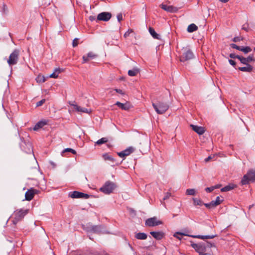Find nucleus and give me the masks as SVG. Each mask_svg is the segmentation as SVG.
<instances>
[{
    "label": "nucleus",
    "instance_id": "obj_52",
    "mask_svg": "<svg viewBox=\"0 0 255 255\" xmlns=\"http://www.w3.org/2000/svg\"><path fill=\"white\" fill-rule=\"evenodd\" d=\"M221 186H222L221 184H217L215 186H213V187L214 189H215L219 188L220 187H221Z\"/></svg>",
    "mask_w": 255,
    "mask_h": 255
},
{
    "label": "nucleus",
    "instance_id": "obj_43",
    "mask_svg": "<svg viewBox=\"0 0 255 255\" xmlns=\"http://www.w3.org/2000/svg\"><path fill=\"white\" fill-rule=\"evenodd\" d=\"M78 38H75L73 40V42H72V45L73 47H76L78 45Z\"/></svg>",
    "mask_w": 255,
    "mask_h": 255
},
{
    "label": "nucleus",
    "instance_id": "obj_35",
    "mask_svg": "<svg viewBox=\"0 0 255 255\" xmlns=\"http://www.w3.org/2000/svg\"><path fill=\"white\" fill-rule=\"evenodd\" d=\"M103 157L105 160L114 161V158L107 153L103 154Z\"/></svg>",
    "mask_w": 255,
    "mask_h": 255
},
{
    "label": "nucleus",
    "instance_id": "obj_9",
    "mask_svg": "<svg viewBox=\"0 0 255 255\" xmlns=\"http://www.w3.org/2000/svg\"><path fill=\"white\" fill-rule=\"evenodd\" d=\"M69 195L72 198L88 199L90 197V195L87 194L83 193L82 192L77 191L70 192Z\"/></svg>",
    "mask_w": 255,
    "mask_h": 255
},
{
    "label": "nucleus",
    "instance_id": "obj_34",
    "mask_svg": "<svg viewBox=\"0 0 255 255\" xmlns=\"http://www.w3.org/2000/svg\"><path fill=\"white\" fill-rule=\"evenodd\" d=\"M196 191L194 189H188L186 191V194L188 195H194Z\"/></svg>",
    "mask_w": 255,
    "mask_h": 255
},
{
    "label": "nucleus",
    "instance_id": "obj_41",
    "mask_svg": "<svg viewBox=\"0 0 255 255\" xmlns=\"http://www.w3.org/2000/svg\"><path fill=\"white\" fill-rule=\"evenodd\" d=\"M222 201L223 200H220V198L219 196L217 197L216 200L215 201L217 206L220 205L222 202Z\"/></svg>",
    "mask_w": 255,
    "mask_h": 255
},
{
    "label": "nucleus",
    "instance_id": "obj_8",
    "mask_svg": "<svg viewBox=\"0 0 255 255\" xmlns=\"http://www.w3.org/2000/svg\"><path fill=\"white\" fill-rule=\"evenodd\" d=\"M19 51L15 49L9 55L7 62L9 65L11 66L17 63L18 60Z\"/></svg>",
    "mask_w": 255,
    "mask_h": 255
},
{
    "label": "nucleus",
    "instance_id": "obj_42",
    "mask_svg": "<svg viewBox=\"0 0 255 255\" xmlns=\"http://www.w3.org/2000/svg\"><path fill=\"white\" fill-rule=\"evenodd\" d=\"M171 196V193L170 192H167L165 194V196L163 198V200H166L168 199Z\"/></svg>",
    "mask_w": 255,
    "mask_h": 255
},
{
    "label": "nucleus",
    "instance_id": "obj_57",
    "mask_svg": "<svg viewBox=\"0 0 255 255\" xmlns=\"http://www.w3.org/2000/svg\"><path fill=\"white\" fill-rule=\"evenodd\" d=\"M242 28H243V29H244V30H246V31H248V28H247V27H246L245 26V25H243V26Z\"/></svg>",
    "mask_w": 255,
    "mask_h": 255
},
{
    "label": "nucleus",
    "instance_id": "obj_24",
    "mask_svg": "<svg viewBox=\"0 0 255 255\" xmlns=\"http://www.w3.org/2000/svg\"><path fill=\"white\" fill-rule=\"evenodd\" d=\"M139 72V70L137 68H134L132 70H129L128 71V75L130 76H136Z\"/></svg>",
    "mask_w": 255,
    "mask_h": 255
},
{
    "label": "nucleus",
    "instance_id": "obj_32",
    "mask_svg": "<svg viewBox=\"0 0 255 255\" xmlns=\"http://www.w3.org/2000/svg\"><path fill=\"white\" fill-rule=\"evenodd\" d=\"M241 51L244 52L245 54H247L252 51V49L249 46H242Z\"/></svg>",
    "mask_w": 255,
    "mask_h": 255
},
{
    "label": "nucleus",
    "instance_id": "obj_36",
    "mask_svg": "<svg viewBox=\"0 0 255 255\" xmlns=\"http://www.w3.org/2000/svg\"><path fill=\"white\" fill-rule=\"evenodd\" d=\"M66 152H71V153H72L74 154H76V151L75 150H74L72 148H67L65 149L63 151L62 154Z\"/></svg>",
    "mask_w": 255,
    "mask_h": 255
},
{
    "label": "nucleus",
    "instance_id": "obj_33",
    "mask_svg": "<svg viewBox=\"0 0 255 255\" xmlns=\"http://www.w3.org/2000/svg\"><path fill=\"white\" fill-rule=\"evenodd\" d=\"M108 140L107 137H103V138L100 139L99 140H98V141H97V142H96V144H97L98 145H101L103 143H106L108 141Z\"/></svg>",
    "mask_w": 255,
    "mask_h": 255
},
{
    "label": "nucleus",
    "instance_id": "obj_14",
    "mask_svg": "<svg viewBox=\"0 0 255 255\" xmlns=\"http://www.w3.org/2000/svg\"><path fill=\"white\" fill-rule=\"evenodd\" d=\"M37 192L38 191L33 188H30V189H28L25 194V200L27 201L31 200L33 199L34 195L37 194Z\"/></svg>",
    "mask_w": 255,
    "mask_h": 255
},
{
    "label": "nucleus",
    "instance_id": "obj_18",
    "mask_svg": "<svg viewBox=\"0 0 255 255\" xmlns=\"http://www.w3.org/2000/svg\"><path fill=\"white\" fill-rule=\"evenodd\" d=\"M192 129L200 135L203 134L205 132L204 128L202 127H199L193 125H191Z\"/></svg>",
    "mask_w": 255,
    "mask_h": 255
},
{
    "label": "nucleus",
    "instance_id": "obj_6",
    "mask_svg": "<svg viewBox=\"0 0 255 255\" xmlns=\"http://www.w3.org/2000/svg\"><path fill=\"white\" fill-rule=\"evenodd\" d=\"M84 229L88 232L96 234L101 233L105 230V228L103 226L93 225L90 223L87 224Z\"/></svg>",
    "mask_w": 255,
    "mask_h": 255
},
{
    "label": "nucleus",
    "instance_id": "obj_58",
    "mask_svg": "<svg viewBox=\"0 0 255 255\" xmlns=\"http://www.w3.org/2000/svg\"><path fill=\"white\" fill-rule=\"evenodd\" d=\"M148 247H149V246H145V247H144V248H147Z\"/></svg>",
    "mask_w": 255,
    "mask_h": 255
},
{
    "label": "nucleus",
    "instance_id": "obj_10",
    "mask_svg": "<svg viewBox=\"0 0 255 255\" xmlns=\"http://www.w3.org/2000/svg\"><path fill=\"white\" fill-rule=\"evenodd\" d=\"M162 224V222L158 220L155 217L147 219L145 221V225L148 227H154Z\"/></svg>",
    "mask_w": 255,
    "mask_h": 255
},
{
    "label": "nucleus",
    "instance_id": "obj_29",
    "mask_svg": "<svg viewBox=\"0 0 255 255\" xmlns=\"http://www.w3.org/2000/svg\"><path fill=\"white\" fill-rule=\"evenodd\" d=\"M250 181H251V180H250L247 174H246L244 176L243 179H242L241 183L242 185H246L248 184Z\"/></svg>",
    "mask_w": 255,
    "mask_h": 255
},
{
    "label": "nucleus",
    "instance_id": "obj_27",
    "mask_svg": "<svg viewBox=\"0 0 255 255\" xmlns=\"http://www.w3.org/2000/svg\"><path fill=\"white\" fill-rule=\"evenodd\" d=\"M61 72V69L59 68H56L54 72L50 75L49 77L56 78L58 77L59 74Z\"/></svg>",
    "mask_w": 255,
    "mask_h": 255
},
{
    "label": "nucleus",
    "instance_id": "obj_28",
    "mask_svg": "<svg viewBox=\"0 0 255 255\" xmlns=\"http://www.w3.org/2000/svg\"><path fill=\"white\" fill-rule=\"evenodd\" d=\"M135 237L136 239H146L147 236L144 233H139L135 235Z\"/></svg>",
    "mask_w": 255,
    "mask_h": 255
},
{
    "label": "nucleus",
    "instance_id": "obj_16",
    "mask_svg": "<svg viewBox=\"0 0 255 255\" xmlns=\"http://www.w3.org/2000/svg\"><path fill=\"white\" fill-rule=\"evenodd\" d=\"M160 7L163 10L169 12H176L177 11L178 9L177 7H174L172 5H167L166 4H164L163 3H162L160 5Z\"/></svg>",
    "mask_w": 255,
    "mask_h": 255
},
{
    "label": "nucleus",
    "instance_id": "obj_20",
    "mask_svg": "<svg viewBox=\"0 0 255 255\" xmlns=\"http://www.w3.org/2000/svg\"><path fill=\"white\" fill-rule=\"evenodd\" d=\"M115 105L118 106L121 109L124 110H128L130 108V106L128 104H123L120 102H117L115 104Z\"/></svg>",
    "mask_w": 255,
    "mask_h": 255
},
{
    "label": "nucleus",
    "instance_id": "obj_49",
    "mask_svg": "<svg viewBox=\"0 0 255 255\" xmlns=\"http://www.w3.org/2000/svg\"><path fill=\"white\" fill-rule=\"evenodd\" d=\"M229 63L232 65V66H235L236 64V63L235 61H234L233 60H232V59H229Z\"/></svg>",
    "mask_w": 255,
    "mask_h": 255
},
{
    "label": "nucleus",
    "instance_id": "obj_59",
    "mask_svg": "<svg viewBox=\"0 0 255 255\" xmlns=\"http://www.w3.org/2000/svg\"><path fill=\"white\" fill-rule=\"evenodd\" d=\"M254 51H255V47L254 48Z\"/></svg>",
    "mask_w": 255,
    "mask_h": 255
},
{
    "label": "nucleus",
    "instance_id": "obj_46",
    "mask_svg": "<svg viewBox=\"0 0 255 255\" xmlns=\"http://www.w3.org/2000/svg\"><path fill=\"white\" fill-rule=\"evenodd\" d=\"M214 189H213V186L210 187H207L205 188V191L207 192H212Z\"/></svg>",
    "mask_w": 255,
    "mask_h": 255
},
{
    "label": "nucleus",
    "instance_id": "obj_47",
    "mask_svg": "<svg viewBox=\"0 0 255 255\" xmlns=\"http://www.w3.org/2000/svg\"><path fill=\"white\" fill-rule=\"evenodd\" d=\"M117 19L119 22H121V21L123 19V15L122 13H119L117 15Z\"/></svg>",
    "mask_w": 255,
    "mask_h": 255
},
{
    "label": "nucleus",
    "instance_id": "obj_54",
    "mask_svg": "<svg viewBox=\"0 0 255 255\" xmlns=\"http://www.w3.org/2000/svg\"><path fill=\"white\" fill-rule=\"evenodd\" d=\"M207 208H211V206H210V203H205V204H203Z\"/></svg>",
    "mask_w": 255,
    "mask_h": 255
},
{
    "label": "nucleus",
    "instance_id": "obj_19",
    "mask_svg": "<svg viewBox=\"0 0 255 255\" xmlns=\"http://www.w3.org/2000/svg\"><path fill=\"white\" fill-rule=\"evenodd\" d=\"M245 67H239L238 69L242 72H251L253 69V67L250 64L246 65Z\"/></svg>",
    "mask_w": 255,
    "mask_h": 255
},
{
    "label": "nucleus",
    "instance_id": "obj_15",
    "mask_svg": "<svg viewBox=\"0 0 255 255\" xmlns=\"http://www.w3.org/2000/svg\"><path fill=\"white\" fill-rule=\"evenodd\" d=\"M134 150L135 149L133 147H129L121 152H118V155L120 157L125 158L126 156L130 155L134 151Z\"/></svg>",
    "mask_w": 255,
    "mask_h": 255
},
{
    "label": "nucleus",
    "instance_id": "obj_21",
    "mask_svg": "<svg viewBox=\"0 0 255 255\" xmlns=\"http://www.w3.org/2000/svg\"><path fill=\"white\" fill-rule=\"evenodd\" d=\"M149 32L154 38L156 39H160V35L157 34L153 28L150 27L149 28Z\"/></svg>",
    "mask_w": 255,
    "mask_h": 255
},
{
    "label": "nucleus",
    "instance_id": "obj_30",
    "mask_svg": "<svg viewBox=\"0 0 255 255\" xmlns=\"http://www.w3.org/2000/svg\"><path fill=\"white\" fill-rule=\"evenodd\" d=\"M36 81L37 83H43L46 81V79L42 75H38L36 78Z\"/></svg>",
    "mask_w": 255,
    "mask_h": 255
},
{
    "label": "nucleus",
    "instance_id": "obj_23",
    "mask_svg": "<svg viewBox=\"0 0 255 255\" xmlns=\"http://www.w3.org/2000/svg\"><path fill=\"white\" fill-rule=\"evenodd\" d=\"M235 187H236V185H235L234 184H230L225 186L224 187L222 188L221 189V191L222 192L229 191L234 189Z\"/></svg>",
    "mask_w": 255,
    "mask_h": 255
},
{
    "label": "nucleus",
    "instance_id": "obj_2",
    "mask_svg": "<svg viewBox=\"0 0 255 255\" xmlns=\"http://www.w3.org/2000/svg\"><path fill=\"white\" fill-rule=\"evenodd\" d=\"M28 213V209H20L15 211L12 216L13 224L15 225L18 222L21 221Z\"/></svg>",
    "mask_w": 255,
    "mask_h": 255
},
{
    "label": "nucleus",
    "instance_id": "obj_7",
    "mask_svg": "<svg viewBox=\"0 0 255 255\" xmlns=\"http://www.w3.org/2000/svg\"><path fill=\"white\" fill-rule=\"evenodd\" d=\"M177 235L190 237L194 238H199L201 239H212L216 237V235H213L211 236L191 235H189L187 232H177L174 235V237L177 239H181L179 237L177 236Z\"/></svg>",
    "mask_w": 255,
    "mask_h": 255
},
{
    "label": "nucleus",
    "instance_id": "obj_17",
    "mask_svg": "<svg viewBox=\"0 0 255 255\" xmlns=\"http://www.w3.org/2000/svg\"><path fill=\"white\" fill-rule=\"evenodd\" d=\"M150 235L155 239H162L165 238V233L163 232H150Z\"/></svg>",
    "mask_w": 255,
    "mask_h": 255
},
{
    "label": "nucleus",
    "instance_id": "obj_51",
    "mask_svg": "<svg viewBox=\"0 0 255 255\" xmlns=\"http://www.w3.org/2000/svg\"><path fill=\"white\" fill-rule=\"evenodd\" d=\"M115 90L118 93L123 95L124 93H123V91L121 89H116Z\"/></svg>",
    "mask_w": 255,
    "mask_h": 255
},
{
    "label": "nucleus",
    "instance_id": "obj_38",
    "mask_svg": "<svg viewBox=\"0 0 255 255\" xmlns=\"http://www.w3.org/2000/svg\"><path fill=\"white\" fill-rule=\"evenodd\" d=\"M241 56L236 55L235 53H231L229 55V57L231 58L235 59V58H238L240 60V58H241Z\"/></svg>",
    "mask_w": 255,
    "mask_h": 255
},
{
    "label": "nucleus",
    "instance_id": "obj_45",
    "mask_svg": "<svg viewBox=\"0 0 255 255\" xmlns=\"http://www.w3.org/2000/svg\"><path fill=\"white\" fill-rule=\"evenodd\" d=\"M242 40V38H241L240 37H239V36H237V37H235L233 39V41L235 42H239L240 41Z\"/></svg>",
    "mask_w": 255,
    "mask_h": 255
},
{
    "label": "nucleus",
    "instance_id": "obj_25",
    "mask_svg": "<svg viewBox=\"0 0 255 255\" xmlns=\"http://www.w3.org/2000/svg\"><path fill=\"white\" fill-rule=\"evenodd\" d=\"M198 29V27L194 23L190 24L187 28V31L188 32H193Z\"/></svg>",
    "mask_w": 255,
    "mask_h": 255
},
{
    "label": "nucleus",
    "instance_id": "obj_50",
    "mask_svg": "<svg viewBox=\"0 0 255 255\" xmlns=\"http://www.w3.org/2000/svg\"><path fill=\"white\" fill-rule=\"evenodd\" d=\"M83 62L86 63L87 61H88L89 58L87 56L84 55L83 56Z\"/></svg>",
    "mask_w": 255,
    "mask_h": 255
},
{
    "label": "nucleus",
    "instance_id": "obj_37",
    "mask_svg": "<svg viewBox=\"0 0 255 255\" xmlns=\"http://www.w3.org/2000/svg\"><path fill=\"white\" fill-rule=\"evenodd\" d=\"M230 46L233 48H234V49H237L238 50H240L241 51V49L242 48V46H238L237 45L235 44H234V43H232L230 44Z\"/></svg>",
    "mask_w": 255,
    "mask_h": 255
},
{
    "label": "nucleus",
    "instance_id": "obj_3",
    "mask_svg": "<svg viewBox=\"0 0 255 255\" xmlns=\"http://www.w3.org/2000/svg\"><path fill=\"white\" fill-rule=\"evenodd\" d=\"M152 106L158 114L165 113L169 109V105L167 103L162 101H157L156 103L152 102Z\"/></svg>",
    "mask_w": 255,
    "mask_h": 255
},
{
    "label": "nucleus",
    "instance_id": "obj_12",
    "mask_svg": "<svg viewBox=\"0 0 255 255\" xmlns=\"http://www.w3.org/2000/svg\"><path fill=\"white\" fill-rule=\"evenodd\" d=\"M73 103L74 102H70L69 104L73 106L74 109L78 112L84 113L87 114H90L91 113L92 110L91 109L81 107L80 106H79L77 105L74 104Z\"/></svg>",
    "mask_w": 255,
    "mask_h": 255
},
{
    "label": "nucleus",
    "instance_id": "obj_22",
    "mask_svg": "<svg viewBox=\"0 0 255 255\" xmlns=\"http://www.w3.org/2000/svg\"><path fill=\"white\" fill-rule=\"evenodd\" d=\"M46 124L47 122L46 121H39L35 125L33 129L34 130H37L39 128H42L44 126L46 125Z\"/></svg>",
    "mask_w": 255,
    "mask_h": 255
},
{
    "label": "nucleus",
    "instance_id": "obj_48",
    "mask_svg": "<svg viewBox=\"0 0 255 255\" xmlns=\"http://www.w3.org/2000/svg\"><path fill=\"white\" fill-rule=\"evenodd\" d=\"M210 204L211 208H215V207H216L217 206V204H216L215 201H212L210 203Z\"/></svg>",
    "mask_w": 255,
    "mask_h": 255
},
{
    "label": "nucleus",
    "instance_id": "obj_11",
    "mask_svg": "<svg viewBox=\"0 0 255 255\" xmlns=\"http://www.w3.org/2000/svg\"><path fill=\"white\" fill-rule=\"evenodd\" d=\"M112 17V14L109 12H102L100 13L97 17V21H107L110 19Z\"/></svg>",
    "mask_w": 255,
    "mask_h": 255
},
{
    "label": "nucleus",
    "instance_id": "obj_26",
    "mask_svg": "<svg viewBox=\"0 0 255 255\" xmlns=\"http://www.w3.org/2000/svg\"><path fill=\"white\" fill-rule=\"evenodd\" d=\"M247 174L251 181H255V171L250 170Z\"/></svg>",
    "mask_w": 255,
    "mask_h": 255
},
{
    "label": "nucleus",
    "instance_id": "obj_53",
    "mask_svg": "<svg viewBox=\"0 0 255 255\" xmlns=\"http://www.w3.org/2000/svg\"><path fill=\"white\" fill-rule=\"evenodd\" d=\"M211 158H212L211 156H209L207 158L205 159V161L206 162H207L209 161L210 160V159H211Z\"/></svg>",
    "mask_w": 255,
    "mask_h": 255
},
{
    "label": "nucleus",
    "instance_id": "obj_31",
    "mask_svg": "<svg viewBox=\"0 0 255 255\" xmlns=\"http://www.w3.org/2000/svg\"><path fill=\"white\" fill-rule=\"evenodd\" d=\"M193 200L194 205L202 206V205H203V203L202 201L200 199L193 198Z\"/></svg>",
    "mask_w": 255,
    "mask_h": 255
},
{
    "label": "nucleus",
    "instance_id": "obj_4",
    "mask_svg": "<svg viewBox=\"0 0 255 255\" xmlns=\"http://www.w3.org/2000/svg\"><path fill=\"white\" fill-rule=\"evenodd\" d=\"M116 187L117 185L115 183L108 181L100 188V191L104 194H109L112 193Z\"/></svg>",
    "mask_w": 255,
    "mask_h": 255
},
{
    "label": "nucleus",
    "instance_id": "obj_40",
    "mask_svg": "<svg viewBox=\"0 0 255 255\" xmlns=\"http://www.w3.org/2000/svg\"><path fill=\"white\" fill-rule=\"evenodd\" d=\"M45 102V99H43L41 100H40V101L36 103V107H40V106H42Z\"/></svg>",
    "mask_w": 255,
    "mask_h": 255
},
{
    "label": "nucleus",
    "instance_id": "obj_44",
    "mask_svg": "<svg viewBox=\"0 0 255 255\" xmlns=\"http://www.w3.org/2000/svg\"><path fill=\"white\" fill-rule=\"evenodd\" d=\"M132 32V29H128L124 35V36L125 37V38H127V37H128L129 35V34Z\"/></svg>",
    "mask_w": 255,
    "mask_h": 255
},
{
    "label": "nucleus",
    "instance_id": "obj_13",
    "mask_svg": "<svg viewBox=\"0 0 255 255\" xmlns=\"http://www.w3.org/2000/svg\"><path fill=\"white\" fill-rule=\"evenodd\" d=\"M240 61L241 62V63L244 65H247L250 64V63L255 62V58L253 54L250 55L247 58H245L241 56V58H240Z\"/></svg>",
    "mask_w": 255,
    "mask_h": 255
},
{
    "label": "nucleus",
    "instance_id": "obj_39",
    "mask_svg": "<svg viewBox=\"0 0 255 255\" xmlns=\"http://www.w3.org/2000/svg\"><path fill=\"white\" fill-rule=\"evenodd\" d=\"M87 56H88V58L90 59H93L97 57V55L92 52L88 53Z\"/></svg>",
    "mask_w": 255,
    "mask_h": 255
},
{
    "label": "nucleus",
    "instance_id": "obj_1",
    "mask_svg": "<svg viewBox=\"0 0 255 255\" xmlns=\"http://www.w3.org/2000/svg\"><path fill=\"white\" fill-rule=\"evenodd\" d=\"M191 245L200 255L209 254L211 248L214 246L212 244L206 240L204 242L199 244H194L191 242Z\"/></svg>",
    "mask_w": 255,
    "mask_h": 255
},
{
    "label": "nucleus",
    "instance_id": "obj_5",
    "mask_svg": "<svg viewBox=\"0 0 255 255\" xmlns=\"http://www.w3.org/2000/svg\"><path fill=\"white\" fill-rule=\"evenodd\" d=\"M182 50V53L180 56V61L181 62H184L194 58V55L189 48L187 47L183 48Z\"/></svg>",
    "mask_w": 255,
    "mask_h": 255
},
{
    "label": "nucleus",
    "instance_id": "obj_56",
    "mask_svg": "<svg viewBox=\"0 0 255 255\" xmlns=\"http://www.w3.org/2000/svg\"><path fill=\"white\" fill-rule=\"evenodd\" d=\"M221 2L226 3L229 1V0H219Z\"/></svg>",
    "mask_w": 255,
    "mask_h": 255
},
{
    "label": "nucleus",
    "instance_id": "obj_55",
    "mask_svg": "<svg viewBox=\"0 0 255 255\" xmlns=\"http://www.w3.org/2000/svg\"><path fill=\"white\" fill-rule=\"evenodd\" d=\"M89 19L91 20V21H93L94 20L96 19V18L94 16H90L89 17Z\"/></svg>",
    "mask_w": 255,
    "mask_h": 255
}]
</instances>
